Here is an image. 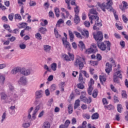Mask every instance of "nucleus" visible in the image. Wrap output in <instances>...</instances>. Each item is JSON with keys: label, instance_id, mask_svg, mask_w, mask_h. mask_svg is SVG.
<instances>
[{"label": "nucleus", "instance_id": "f257e3e1", "mask_svg": "<svg viewBox=\"0 0 128 128\" xmlns=\"http://www.w3.org/2000/svg\"><path fill=\"white\" fill-rule=\"evenodd\" d=\"M89 20H90V22L92 24L94 20L95 22V24L93 26V30H98V26H102V22H99L100 18L98 16V12H96V10L92 8L90 10V13L88 14Z\"/></svg>", "mask_w": 128, "mask_h": 128}, {"label": "nucleus", "instance_id": "f03ea898", "mask_svg": "<svg viewBox=\"0 0 128 128\" xmlns=\"http://www.w3.org/2000/svg\"><path fill=\"white\" fill-rule=\"evenodd\" d=\"M86 64V58L84 57H80V56H77L75 60V62H74V66L76 68L78 67V69L80 70H82L84 68Z\"/></svg>", "mask_w": 128, "mask_h": 128}, {"label": "nucleus", "instance_id": "7ed1b4c3", "mask_svg": "<svg viewBox=\"0 0 128 128\" xmlns=\"http://www.w3.org/2000/svg\"><path fill=\"white\" fill-rule=\"evenodd\" d=\"M98 46L101 50H110V42L109 41H104V42H98Z\"/></svg>", "mask_w": 128, "mask_h": 128}, {"label": "nucleus", "instance_id": "20e7f679", "mask_svg": "<svg viewBox=\"0 0 128 128\" xmlns=\"http://www.w3.org/2000/svg\"><path fill=\"white\" fill-rule=\"evenodd\" d=\"M118 78H119L122 80V75L120 70H118L116 73L114 74L113 80L114 82H116V84H118V82H120V80L118 79Z\"/></svg>", "mask_w": 128, "mask_h": 128}, {"label": "nucleus", "instance_id": "39448f33", "mask_svg": "<svg viewBox=\"0 0 128 128\" xmlns=\"http://www.w3.org/2000/svg\"><path fill=\"white\" fill-rule=\"evenodd\" d=\"M96 52H98L96 44H92L90 48H88L86 50V53H87L88 54H96Z\"/></svg>", "mask_w": 128, "mask_h": 128}, {"label": "nucleus", "instance_id": "423d86ee", "mask_svg": "<svg viewBox=\"0 0 128 128\" xmlns=\"http://www.w3.org/2000/svg\"><path fill=\"white\" fill-rule=\"evenodd\" d=\"M94 38L95 40L97 41H100L102 40V39L104 38V36H102V32H98L96 34H93Z\"/></svg>", "mask_w": 128, "mask_h": 128}, {"label": "nucleus", "instance_id": "0eeeda50", "mask_svg": "<svg viewBox=\"0 0 128 128\" xmlns=\"http://www.w3.org/2000/svg\"><path fill=\"white\" fill-rule=\"evenodd\" d=\"M80 98L82 102L85 104H90L92 102V97H88V98L84 96L81 95Z\"/></svg>", "mask_w": 128, "mask_h": 128}, {"label": "nucleus", "instance_id": "6e6552de", "mask_svg": "<svg viewBox=\"0 0 128 128\" xmlns=\"http://www.w3.org/2000/svg\"><path fill=\"white\" fill-rule=\"evenodd\" d=\"M62 42L63 45L64 46V48H67L68 50H70L72 48V46H70V44L66 40H64V38H62Z\"/></svg>", "mask_w": 128, "mask_h": 128}, {"label": "nucleus", "instance_id": "1a4fd4ad", "mask_svg": "<svg viewBox=\"0 0 128 128\" xmlns=\"http://www.w3.org/2000/svg\"><path fill=\"white\" fill-rule=\"evenodd\" d=\"M123 6L122 4L120 5L119 8L122 12H124L126 8H128V4L126 1H123L122 2Z\"/></svg>", "mask_w": 128, "mask_h": 128}, {"label": "nucleus", "instance_id": "9d476101", "mask_svg": "<svg viewBox=\"0 0 128 128\" xmlns=\"http://www.w3.org/2000/svg\"><path fill=\"white\" fill-rule=\"evenodd\" d=\"M97 4L98 6H100V8L103 10V12H106V10H108V6H106V3L103 2L102 4H100V2H97Z\"/></svg>", "mask_w": 128, "mask_h": 128}, {"label": "nucleus", "instance_id": "9b49d317", "mask_svg": "<svg viewBox=\"0 0 128 128\" xmlns=\"http://www.w3.org/2000/svg\"><path fill=\"white\" fill-rule=\"evenodd\" d=\"M21 74L24 76H30V69H26L22 68L21 69Z\"/></svg>", "mask_w": 128, "mask_h": 128}, {"label": "nucleus", "instance_id": "f8f14e48", "mask_svg": "<svg viewBox=\"0 0 128 128\" xmlns=\"http://www.w3.org/2000/svg\"><path fill=\"white\" fill-rule=\"evenodd\" d=\"M106 68L105 70L106 74H110V71L112 70V66L111 64H110V63L107 62L106 64Z\"/></svg>", "mask_w": 128, "mask_h": 128}, {"label": "nucleus", "instance_id": "ddd939ff", "mask_svg": "<svg viewBox=\"0 0 128 128\" xmlns=\"http://www.w3.org/2000/svg\"><path fill=\"white\" fill-rule=\"evenodd\" d=\"M19 84H22L23 86H26V84H28V82L26 81V78L24 76H22L20 78Z\"/></svg>", "mask_w": 128, "mask_h": 128}, {"label": "nucleus", "instance_id": "4468645a", "mask_svg": "<svg viewBox=\"0 0 128 128\" xmlns=\"http://www.w3.org/2000/svg\"><path fill=\"white\" fill-rule=\"evenodd\" d=\"M18 72H22V68H16L12 69L11 71V73L12 74H18Z\"/></svg>", "mask_w": 128, "mask_h": 128}, {"label": "nucleus", "instance_id": "2eb2a0df", "mask_svg": "<svg viewBox=\"0 0 128 128\" xmlns=\"http://www.w3.org/2000/svg\"><path fill=\"white\" fill-rule=\"evenodd\" d=\"M35 96L37 100L42 98V90L36 91L35 93Z\"/></svg>", "mask_w": 128, "mask_h": 128}, {"label": "nucleus", "instance_id": "dca6fc26", "mask_svg": "<svg viewBox=\"0 0 128 128\" xmlns=\"http://www.w3.org/2000/svg\"><path fill=\"white\" fill-rule=\"evenodd\" d=\"M74 22L76 24H78L80 22L79 15H74Z\"/></svg>", "mask_w": 128, "mask_h": 128}, {"label": "nucleus", "instance_id": "f3484780", "mask_svg": "<svg viewBox=\"0 0 128 128\" xmlns=\"http://www.w3.org/2000/svg\"><path fill=\"white\" fill-rule=\"evenodd\" d=\"M38 110H40V106H36L32 114V118L34 120H36V112H38Z\"/></svg>", "mask_w": 128, "mask_h": 128}, {"label": "nucleus", "instance_id": "a211bd4d", "mask_svg": "<svg viewBox=\"0 0 128 128\" xmlns=\"http://www.w3.org/2000/svg\"><path fill=\"white\" fill-rule=\"evenodd\" d=\"M80 99H78L75 101L74 104V109L76 110V108H78V106L80 105Z\"/></svg>", "mask_w": 128, "mask_h": 128}, {"label": "nucleus", "instance_id": "6ab92c4d", "mask_svg": "<svg viewBox=\"0 0 128 128\" xmlns=\"http://www.w3.org/2000/svg\"><path fill=\"white\" fill-rule=\"evenodd\" d=\"M4 80H6V77L2 74H0V84H4Z\"/></svg>", "mask_w": 128, "mask_h": 128}, {"label": "nucleus", "instance_id": "aec40b11", "mask_svg": "<svg viewBox=\"0 0 128 128\" xmlns=\"http://www.w3.org/2000/svg\"><path fill=\"white\" fill-rule=\"evenodd\" d=\"M76 7L74 8V12H75L74 15L79 16L80 14V6H75Z\"/></svg>", "mask_w": 128, "mask_h": 128}, {"label": "nucleus", "instance_id": "412c9836", "mask_svg": "<svg viewBox=\"0 0 128 128\" xmlns=\"http://www.w3.org/2000/svg\"><path fill=\"white\" fill-rule=\"evenodd\" d=\"M51 47L48 45H44V50L46 52H50Z\"/></svg>", "mask_w": 128, "mask_h": 128}, {"label": "nucleus", "instance_id": "4be33fe9", "mask_svg": "<svg viewBox=\"0 0 128 128\" xmlns=\"http://www.w3.org/2000/svg\"><path fill=\"white\" fill-rule=\"evenodd\" d=\"M68 114H72V112H74V109L72 108V104H69L68 106Z\"/></svg>", "mask_w": 128, "mask_h": 128}, {"label": "nucleus", "instance_id": "5701e85b", "mask_svg": "<svg viewBox=\"0 0 128 128\" xmlns=\"http://www.w3.org/2000/svg\"><path fill=\"white\" fill-rule=\"evenodd\" d=\"M68 34L70 36V42H74V35L72 34V32L70 30H68Z\"/></svg>", "mask_w": 128, "mask_h": 128}, {"label": "nucleus", "instance_id": "b1692460", "mask_svg": "<svg viewBox=\"0 0 128 128\" xmlns=\"http://www.w3.org/2000/svg\"><path fill=\"white\" fill-rule=\"evenodd\" d=\"M42 128H50V124L48 122H44Z\"/></svg>", "mask_w": 128, "mask_h": 128}, {"label": "nucleus", "instance_id": "393cba45", "mask_svg": "<svg viewBox=\"0 0 128 128\" xmlns=\"http://www.w3.org/2000/svg\"><path fill=\"white\" fill-rule=\"evenodd\" d=\"M98 118H100V114L98 112L93 114L91 116L92 120H98Z\"/></svg>", "mask_w": 128, "mask_h": 128}, {"label": "nucleus", "instance_id": "a878e982", "mask_svg": "<svg viewBox=\"0 0 128 128\" xmlns=\"http://www.w3.org/2000/svg\"><path fill=\"white\" fill-rule=\"evenodd\" d=\"M100 80L102 84H104V82H106V76H99Z\"/></svg>", "mask_w": 128, "mask_h": 128}, {"label": "nucleus", "instance_id": "bb28decb", "mask_svg": "<svg viewBox=\"0 0 128 128\" xmlns=\"http://www.w3.org/2000/svg\"><path fill=\"white\" fill-rule=\"evenodd\" d=\"M4 28L5 30H8L9 32H12V30H10V25L5 24L4 25Z\"/></svg>", "mask_w": 128, "mask_h": 128}, {"label": "nucleus", "instance_id": "cd10ccee", "mask_svg": "<svg viewBox=\"0 0 128 128\" xmlns=\"http://www.w3.org/2000/svg\"><path fill=\"white\" fill-rule=\"evenodd\" d=\"M82 36H84L85 38H88L89 36L88 31L86 30H84L83 32H82Z\"/></svg>", "mask_w": 128, "mask_h": 128}, {"label": "nucleus", "instance_id": "c85d7f7f", "mask_svg": "<svg viewBox=\"0 0 128 128\" xmlns=\"http://www.w3.org/2000/svg\"><path fill=\"white\" fill-rule=\"evenodd\" d=\"M40 26H46L48 25V22L46 20H44V19L41 20Z\"/></svg>", "mask_w": 128, "mask_h": 128}, {"label": "nucleus", "instance_id": "c756f323", "mask_svg": "<svg viewBox=\"0 0 128 128\" xmlns=\"http://www.w3.org/2000/svg\"><path fill=\"white\" fill-rule=\"evenodd\" d=\"M92 90H94V88L92 86H88L87 92L89 96H92Z\"/></svg>", "mask_w": 128, "mask_h": 128}, {"label": "nucleus", "instance_id": "7c9ffc66", "mask_svg": "<svg viewBox=\"0 0 128 128\" xmlns=\"http://www.w3.org/2000/svg\"><path fill=\"white\" fill-rule=\"evenodd\" d=\"M78 46H79L80 48H82V50H84V48H86V45H84V44L82 41L79 42Z\"/></svg>", "mask_w": 128, "mask_h": 128}, {"label": "nucleus", "instance_id": "2f4dec72", "mask_svg": "<svg viewBox=\"0 0 128 128\" xmlns=\"http://www.w3.org/2000/svg\"><path fill=\"white\" fill-rule=\"evenodd\" d=\"M122 110H124V108H122V104H118L117 105V110L118 112L121 114Z\"/></svg>", "mask_w": 128, "mask_h": 128}, {"label": "nucleus", "instance_id": "473e14b6", "mask_svg": "<svg viewBox=\"0 0 128 128\" xmlns=\"http://www.w3.org/2000/svg\"><path fill=\"white\" fill-rule=\"evenodd\" d=\"M64 20L60 18V19L58 22L56 24V26H58V28H60V24H64Z\"/></svg>", "mask_w": 128, "mask_h": 128}, {"label": "nucleus", "instance_id": "72a5a7b5", "mask_svg": "<svg viewBox=\"0 0 128 128\" xmlns=\"http://www.w3.org/2000/svg\"><path fill=\"white\" fill-rule=\"evenodd\" d=\"M106 6H108V9L112 7V6L114 4V3L112 2V0H109L108 2L106 3Z\"/></svg>", "mask_w": 128, "mask_h": 128}, {"label": "nucleus", "instance_id": "f704fd0d", "mask_svg": "<svg viewBox=\"0 0 128 128\" xmlns=\"http://www.w3.org/2000/svg\"><path fill=\"white\" fill-rule=\"evenodd\" d=\"M54 12L56 18H60V9L58 8H54Z\"/></svg>", "mask_w": 128, "mask_h": 128}, {"label": "nucleus", "instance_id": "c9c22d12", "mask_svg": "<svg viewBox=\"0 0 128 128\" xmlns=\"http://www.w3.org/2000/svg\"><path fill=\"white\" fill-rule=\"evenodd\" d=\"M68 2L70 3L71 6H76V0H65V2Z\"/></svg>", "mask_w": 128, "mask_h": 128}, {"label": "nucleus", "instance_id": "e433bc0d", "mask_svg": "<svg viewBox=\"0 0 128 128\" xmlns=\"http://www.w3.org/2000/svg\"><path fill=\"white\" fill-rule=\"evenodd\" d=\"M1 100H6L8 98V95L4 92L0 93Z\"/></svg>", "mask_w": 128, "mask_h": 128}, {"label": "nucleus", "instance_id": "4c0bfd02", "mask_svg": "<svg viewBox=\"0 0 128 128\" xmlns=\"http://www.w3.org/2000/svg\"><path fill=\"white\" fill-rule=\"evenodd\" d=\"M46 30H46V28H42V27L40 28V29H39V31L40 32L41 34H46Z\"/></svg>", "mask_w": 128, "mask_h": 128}, {"label": "nucleus", "instance_id": "58836bf2", "mask_svg": "<svg viewBox=\"0 0 128 128\" xmlns=\"http://www.w3.org/2000/svg\"><path fill=\"white\" fill-rule=\"evenodd\" d=\"M35 38L36 40H42V35L38 32L35 34Z\"/></svg>", "mask_w": 128, "mask_h": 128}, {"label": "nucleus", "instance_id": "ea45409f", "mask_svg": "<svg viewBox=\"0 0 128 128\" xmlns=\"http://www.w3.org/2000/svg\"><path fill=\"white\" fill-rule=\"evenodd\" d=\"M62 58H64L66 62H70V59L68 56L66 55V54H64L62 55Z\"/></svg>", "mask_w": 128, "mask_h": 128}, {"label": "nucleus", "instance_id": "a19ab883", "mask_svg": "<svg viewBox=\"0 0 128 128\" xmlns=\"http://www.w3.org/2000/svg\"><path fill=\"white\" fill-rule=\"evenodd\" d=\"M14 18L15 20H22V16L20 14H16Z\"/></svg>", "mask_w": 128, "mask_h": 128}, {"label": "nucleus", "instance_id": "79ce46f5", "mask_svg": "<svg viewBox=\"0 0 128 128\" xmlns=\"http://www.w3.org/2000/svg\"><path fill=\"white\" fill-rule=\"evenodd\" d=\"M122 96L123 98H128V94L126 90H122Z\"/></svg>", "mask_w": 128, "mask_h": 128}, {"label": "nucleus", "instance_id": "37998d69", "mask_svg": "<svg viewBox=\"0 0 128 128\" xmlns=\"http://www.w3.org/2000/svg\"><path fill=\"white\" fill-rule=\"evenodd\" d=\"M110 88L112 92H116V94H118V90L116 89V87H114V85L110 84Z\"/></svg>", "mask_w": 128, "mask_h": 128}, {"label": "nucleus", "instance_id": "c03bdc74", "mask_svg": "<svg viewBox=\"0 0 128 128\" xmlns=\"http://www.w3.org/2000/svg\"><path fill=\"white\" fill-rule=\"evenodd\" d=\"M54 34L55 35L56 38H60V34H58V30H56V28L54 29Z\"/></svg>", "mask_w": 128, "mask_h": 128}, {"label": "nucleus", "instance_id": "a18cd8bd", "mask_svg": "<svg viewBox=\"0 0 128 128\" xmlns=\"http://www.w3.org/2000/svg\"><path fill=\"white\" fill-rule=\"evenodd\" d=\"M110 10L113 12L114 16L116 20H118V16L116 14V10H114V8H111Z\"/></svg>", "mask_w": 128, "mask_h": 128}, {"label": "nucleus", "instance_id": "49530a36", "mask_svg": "<svg viewBox=\"0 0 128 128\" xmlns=\"http://www.w3.org/2000/svg\"><path fill=\"white\" fill-rule=\"evenodd\" d=\"M90 64L93 66H98V61L90 60Z\"/></svg>", "mask_w": 128, "mask_h": 128}, {"label": "nucleus", "instance_id": "de8ad7c7", "mask_svg": "<svg viewBox=\"0 0 128 128\" xmlns=\"http://www.w3.org/2000/svg\"><path fill=\"white\" fill-rule=\"evenodd\" d=\"M78 80L80 82H82V84L84 83V78L82 73H80L79 74Z\"/></svg>", "mask_w": 128, "mask_h": 128}, {"label": "nucleus", "instance_id": "09e8293b", "mask_svg": "<svg viewBox=\"0 0 128 128\" xmlns=\"http://www.w3.org/2000/svg\"><path fill=\"white\" fill-rule=\"evenodd\" d=\"M83 118L86 120H90V115L88 113H86L83 114Z\"/></svg>", "mask_w": 128, "mask_h": 128}, {"label": "nucleus", "instance_id": "8fccbe9b", "mask_svg": "<svg viewBox=\"0 0 128 128\" xmlns=\"http://www.w3.org/2000/svg\"><path fill=\"white\" fill-rule=\"evenodd\" d=\"M19 26H20L21 28H26V26H28V24L26 22H22L19 24Z\"/></svg>", "mask_w": 128, "mask_h": 128}, {"label": "nucleus", "instance_id": "3c124183", "mask_svg": "<svg viewBox=\"0 0 128 128\" xmlns=\"http://www.w3.org/2000/svg\"><path fill=\"white\" fill-rule=\"evenodd\" d=\"M76 86L78 88H80V90H84V86L82 83L78 84Z\"/></svg>", "mask_w": 128, "mask_h": 128}, {"label": "nucleus", "instance_id": "603ef678", "mask_svg": "<svg viewBox=\"0 0 128 128\" xmlns=\"http://www.w3.org/2000/svg\"><path fill=\"white\" fill-rule=\"evenodd\" d=\"M14 13L10 14L8 16V20L11 22H12V20H14Z\"/></svg>", "mask_w": 128, "mask_h": 128}, {"label": "nucleus", "instance_id": "864d4df0", "mask_svg": "<svg viewBox=\"0 0 128 128\" xmlns=\"http://www.w3.org/2000/svg\"><path fill=\"white\" fill-rule=\"evenodd\" d=\"M51 68L52 70H56V63H53L51 64Z\"/></svg>", "mask_w": 128, "mask_h": 128}, {"label": "nucleus", "instance_id": "5fc2aeb1", "mask_svg": "<svg viewBox=\"0 0 128 128\" xmlns=\"http://www.w3.org/2000/svg\"><path fill=\"white\" fill-rule=\"evenodd\" d=\"M104 108H106L107 110H112V108H114V106L110 104L108 106H105Z\"/></svg>", "mask_w": 128, "mask_h": 128}, {"label": "nucleus", "instance_id": "6e6d98bb", "mask_svg": "<svg viewBox=\"0 0 128 128\" xmlns=\"http://www.w3.org/2000/svg\"><path fill=\"white\" fill-rule=\"evenodd\" d=\"M74 34L76 36V38H82V35L80 34V33L76 31H74Z\"/></svg>", "mask_w": 128, "mask_h": 128}, {"label": "nucleus", "instance_id": "4d7b16f0", "mask_svg": "<svg viewBox=\"0 0 128 128\" xmlns=\"http://www.w3.org/2000/svg\"><path fill=\"white\" fill-rule=\"evenodd\" d=\"M94 84V80L92 78H90V81L88 82V86H92L93 84Z\"/></svg>", "mask_w": 128, "mask_h": 128}, {"label": "nucleus", "instance_id": "13d9d810", "mask_svg": "<svg viewBox=\"0 0 128 128\" xmlns=\"http://www.w3.org/2000/svg\"><path fill=\"white\" fill-rule=\"evenodd\" d=\"M68 55L70 60H74V54L68 52Z\"/></svg>", "mask_w": 128, "mask_h": 128}, {"label": "nucleus", "instance_id": "bf43d9fd", "mask_svg": "<svg viewBox=\"0 0 128 128\" xmlns=\"http://www.w3.org/2000/svg\"><path fill=\"white\" fill-rule=\"evenodd\" d=\"M84 24L86 28H90V23L88 20L85 21Z\"/></svg>", "mask_w": 128, "mask_h": 128}, {"label": "nucleus", "instance_id": "052dcab7", "mask_svg": "<svg viewBox=\"0 0 128 128\" xmlns=\"http://www.w3.org/2000/svg\"><path fill=\"white\" fill-rule=\"evenodd\" d=\"M122 18L123 21L124 22H125V24H126V22H128V18H126V15L123 14L122 16Z\"/></svg>", "mask_w": 128, "mask_h": 128}, {"label": "nucleus", "instance_id": "680f3d73", "mask_svg": "<svg viewBox=\"0 0 128 128\" xmlns=\"http://www.w3.org/2000/svg\"><path fill=\"white\" fill-rule=\"evenodd\" d=\"M8 86L11 92H14V86L12 85V84H8Z\"/></svg>", "mask_w": 128, "mask_h": 128}, {"label": "nucleus", "instance_id": "e2e57ef3", "mask_svg": "<svg viewBox=\"0 0 128 128\" xmlns=\"http://www.w3.org/2000/svg\"><path fill=\"white\" fill-rule=\"evenodd\" d=\"M102 57L100 54H98L96 56V60H98V62H100V60H102Z\"/></svg>", "mask_w": 128, "mask_h": 128}, {"label": "nucleus", "instance_id": "0e129e2a", "mask_svg": "<svg viewBox=\"0 0 128 128\" xmlns=\"http://www.w3.org/2000/svg\"><path fill=\"white\" fill-rule=\"evenodd\" d=\"M48 16H49L50 18H54V12H52V11L50 10L48 12Z\"/></svg>", "mask_w": 128, "mask_h": 128}, {"label": "nucleus", "instance_id": "69168bd1", "mask_svg": "<svg viewBox=\"0 0 128 128\" xmlns=\"http://www.w3.org/2000/svg\"><path fill=\"white\" fill-rule=\"evenodd\" d=\"M92 96L94 98H96V96H98V92H96V90H94L92 94Z\"/></svg>", "mask_w": 128, "mask_h": 128}, {"label": "nucleus", "instance_id": "338daca9", "mask_svg": "<svg viewBox=\"0 0 128 128\" xmlns=\"http://www.w3.org/2000/svg\"><path fill=\"white\" fill-rule=\"evenodd\" d=\"M70 124V120H67L65 122L64 126H67L68 128Z\"/></svg>", "mask_w": 128, "mask_h": 128}, {"label": "nucleus", "instance_id": "774afa93", "mask_svg": "<svg viewBox=\"0 0 128 128\" xmlns=\"http://www.w3.org/2000/svg\"><path fill=\"white\" fill-rule=\"evenodd\" d=\"M30 123H24L22 124V127L24 128H30Z\"/></svg>", "mask_w": 128, "mask_h": 128}]
</instances>
